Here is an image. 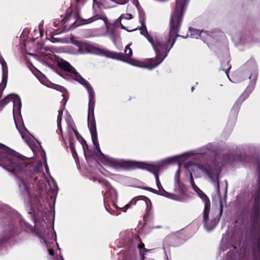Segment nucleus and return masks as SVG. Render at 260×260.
<instances>
[{
	"label": "nucleus",
	"mask_w": 260,
	"mask_h": 260,
	"mask_svg": "<svg viewBox=\"0 0 260 260\" xmlns=\"http://www.w3.org/2000/svg\"><path fill=\"white\" fill-rule=\"evenodd\" d=\"M177 1L176 0L175 11L172 15L170 20L169 38L167 43L164 42L157 37L150 36L148 34L146 26L144 24V20L142 18L140 19V21L142 24V27L140 29L141 30V34L146 37L152 45L156 53L155 60H154L153 58H149L145 60L144 61H140L130 58L133 53L132 50L129 47L130 44L125 47V56L121 53H116L106 50H101V54L109 58L122 60L134 66L146 68L149 70H152L155 68L167 56L168 52L175 43L176 39L178 36L179 12L177 10Z\"/></svg>",
	"instance_id": "nucleus-1"
},
{
	"label": "nucleus",
	"mask_w": 260,
	"mask_h": 260,
	"mask_svg": "<svg viewBox=\"0 0 260 260\" xmlns=\"http://www.w3.org/2000/svg\"><path fill=\"white\" fill-rule=\"evenodd\" d=\"M31 159L0 144V166L12 174L18 175L31 171Z\"/></svg>",
	"instance_id": "nucleus-2"
},
{
	"label": "nucleus",
	"mask_w": 260,
	"mask_h": 260,
	"mask_svg": "<svg viewBox=\"0 0 260 260\" xmlns=\"http://www.w3.org/2000/svg\"><path fill=\"white\" fill-rule=\"evenodd\" d=\"M88 126L91 134L92 143L97 151L96 155L99 160L103 165L110 167L116 168L123 166L124 162L123 160L109 157L102 152L98 139L96 124L93 115L92 116L88 114Z\"/></svg>",
	"instance_id": "nucleus-3"
},
{
	"label": "nucleus",
	"mask_w": 260,
	"mask_h": 260,
	"mask_svg": "<svg viewBox=\"0 0 260 260\" xmlns=\"http://www.w3.org/2000/svg\"><path fill=\"white\" fill-rule=\"evenodd\" d=\"M58 66L59 68L71 73L72 78L86 88L89 94L88 114L93 116L95 104L94 92L90 85L77 73L68 62L61 60L58 61Z\"/></svg>",
	"instance_id": "nucleus-4"
},
{
	"label": "nucleus",
	"mask_w": 260,
	"mask_h": 260,
	"mask_svg": "<svg viewBox=\"0 0 260 260\" xmlns=\"http://www.w3.org/2000/svg\"><path fill=\"white\" fill-rule=\"evenodd\" d=\"M74 123L72 118L69 115L67 111H63V110L59 111L57 118V127L60 131V135L62 140L64 141V138L62 133V127L65 128L67 132L69 134V136L71 139V137L75 135L77 139L81 142L84 150H85V146L87 147L86 141L82 138L79 133L74 128Z\"/></svg>",
	"instance_id": "nucleus-5"
},
{
	"label": "nucleus",
	"mask_w": 260,
	"mask_h": 260,
	"mask_svg": "<svg viewBox=\"0 0 260 260\" xmlns=\"http://www.w3.org/2000/svg\"><path fill=\"white\" fill-rule=\"evenodd\" d=\"M185 167L189 171L191 179H192L193 175L197 177H200L202 173L207 175L215 185L217 191L219 192V173L217 172V170H213L208 165L205 166L200 164H188L185 165Z\"/></svg>",
	"instance_id": "nucleus-6"
},
{
	"label": "nucleus",
	"mask_w": 260,
	"mask_h": 260,
	"mask_svg": "<svg viewBox=\"0 0 260 260\" xmlns=\"http://www.w3.org/2000/svg\"><path fill=\"white\" fill-rule=\"evenodd\" d=\"M179 156L175 155L164 158L155 163H146L144 162L134 161V165L140 169L146 170L152 173H158L161 169L167 167L170 165L177 162Z\"/></svg>",
	"instance_id": "nucleus-7"
},
{
	"label": "nucleus",
	"mask_w": 260,
	"mask_h": 260,
	"mask_svg": "<svg viewBox=\"0 0 260 260\" xmlns=\"http://www.w3.org/2000/svg\"><path fill=\"white\" fill-rule=\"evenodd\" d=\"M48 224L44 222L42 226H39L38 223H36L35 232L40 239L41 242L44 243L46 246L48 248L49 254L50 255L54 254L53 250L50 249V242L49 239L53 236V230L48 228Z\"/></svg>",
	"instance_id": "nucleus-8"
},
{
	"label": "nucleus",
	"mask_w": 260,
	"mask_h": 260,
	"mask_svg": "<svg viewBox=\"0 0 260 260\" xmlns=\"http://www.w3.org/2000/svg\"><path fill=\"white\" fill-rule=\"evenodd\" d=\"M105 186L106 192L104 194V203L105 208L109 213L112 214H115V213L112 212L111 205L115 209L118 208V207L115 205V202L117 198V193L115 190L108 183H107Z\"/></svg>",
	"instance_id": "nucleus-9"
},
{
	"label": "nucleus",
	"mask_w": 260,
	"mask_h": 260,
	"mask_svg": "<svg viewBox=\"0 0 260 260\" xmlns=\"http://www.w3.org/2000/svg\"><path fill=\"white\" fill-rule=\"evenodd\" d=\"M202 200L204 203V209L203 212V222H204V226L206 229L208 230H211L213 229L217 223V221H215L214 223L211 225L208 221L209 218V213L210 209V202L209 199L206 195H204L202 197Z\"/></svg>",
	"instance_id": "nucleus-10"
},
{
	"label": "nucleus",
	"mask_w": 260,
	"mask_h": 260,
	"mask_svg": "<svg viewBox=\"0 0 260 260\" xmlns=\"http://www.w3.org/2000/svg\"><path fill=\"white\" fill-rule=\"evenodd\" d=\"M72 43L75 48L68 51L71 53H84L92 51V46L86 43L73 40Z\"/></svg>",
	"instance_id": "nucleus-11"
},
{
	"label": "nucleus",
	"mask_w": 260,
	"mask_h": 260,
	"mask_svg": "<svg viewBox=\"0 0 260 260\" xmlns=\"http://www.w3.org/2000/svg\"><path fill=\"white\" fill-rule=\"evenodd\" d=\"M153 174H154V175L155 176V180H156V185H157V188L158 189V190H156L155 193L164 196L165 197H167L168 198L171 199L173 200H177L178 198V196L177 195L169 193V192L166 191L163 189V187H162V186L161 185V183H160V182L159 179V175H158V173H153Z\"/></svg>",
	"instance_id": "nucleus-12"
},
{
	"label": "nucleus",
	"mask_w": 260,
	"mask_h": 260,
	"mask_svg": "<svg viewBox=\"0 0 260 260\" xmlns=\"http://www.w3.org/2000/svg\"><path fill=\"white\" fill-rule=\"evenodd\" d=\"M93 6L95 4L99 6L100 5L102 6L105 8H109L114 7L113 3H116L120 5H123L127 3L128 0H125L124 2H122L121 0H93Z\"/></svg>",
	"instance_id": "nucleus-13"
},
{
	"label": "nucleus",
	"mask_w": 260,
	"mask_h": 260,
	"mask_svg": "<svg viewBox=\"0 0 260 260\" xmlns=\"http://www.w3.org/2000/svg\"><path fill=\"white\" fill-rule=\"evenodd\" d=\"M101 19L103 20L104 21V24H105L106 27H107V31L110 34H112L113 33V31L112 30V29L111 30V28L113 26L110 23H109L108 22V19L107 18V17L105 16H102L101 17H95V18H90L88 19H85V20H83V22L82 23V24H87V23H89L96 19Z\"/></svg>",
	"instance_id": "nucleus-14"
},
{
	"label": "nucleus",
	"mask_w": 260,
	"mask_h": 260,
	"mask_svg": "<svg viewBox=\"0 0 260 260\" xmlns=\"http://www.w3.org/2000/svg\"><path fill=\"white\" fill-rule=\"evenodd\" d=\"M18 184L20 190L24 193L29 195V188L30 185L27 181L19 179Z\"/></svg>",
	"instance_id": "nucleus-15"
},
{
	"label": "nucleus",
	"mask_w": 260,
	"mask_h": 260,
	"mask_svg": "<svg viewBox=\"0 0 260 260\" xmlns=\"http://www.w3.org/2000/svg\"><path fill=\"white\" fill-rule=\"evenodd\" d=\"M132 18V15L130 14H125L122 15L117 20V21H120L121 27L122 29L127 30V31H131L133 30H135L136 29V28L133 29L132 30H129L126 28V27L123 25V23L122 22V21L123 20H129Z\"/></svg>",
	"instance_id": "nucleus-16"
},
{
	"label": "nucleus",
	"mask_w": 260,
	"mask_h": 260,
	"mask_svg": "<svg viewBox=\"0 0 260 260\" xmlns=\"http://www.w3.org/2000/svg\"><path fill=\"white\" fill-rule=\"evenodd\" d=\"M138 201H139L140 202L141 205H145L147 207V210L149 209V207L150 208H151V203L150 200L148 198L145 197H142V199L138 200Z\"/></svg>",
	"instance_id": "nucleus-17"
},
{
	"label": "nucleus",
	"mask_w": 260,
	"mask_h": 260,
	"mask_svg": "<svg viewBox=\"0 0 260 260\" xmlns=\"http://www.w3.org/2000/svg\"><path fill=\"white\" fill-rule=\"evenodd\" d=\"M191 37L193 38L198 39L199 37H202V34L204 33L203 31L200 32L198 29H189Z\"/></svg>",
	"instance_id": "nucleus-18"
},
{
	"label": "nucleus",
	"mask_w": 260,
	"mask_h": 260,
	"mask_svg": "<svg viewBox=\"0 0 260 260\" xmlns=\"http://www.w3.org/2000/svg\"><path fill=\"white\" fill-rule=\"evenodd\" d=\"M137 202L136 198L133 199L127 204L124 207L119 208V209L123 212H125L133 204H136Z\"/></svg>",
	"instance_id": "nucleus-19"
},
{
	"label": "nucleus",
	"mask_w": 260,
	"mask_h": 260,
	"mask_svg": "<svg viewBox=\"0 0 260 260\" xmlns=\"http://www.w3.org/2000/svg\"><path fill=\"white\" fill-rule=\"evenodd\" d=\"M188 198V196L185 193V191L180 189V201H186Z\"/></svg>",
	"instance_id": "nucleus-20"
},
{
	"label": "nucleus",
	"mask_w": 260,
	"mask_h": 260,
	"mask_svg": "<svg viewBox=\"0 0 260 260\" xmlns=\"http://www.w3.org/2000/svg\"><path fill=\"white\" fill-rule=\"evenodd\" d=\"M40 81L42 84L49 87L55 88V86H57L49 81H46L45 79H40Z\"/></svg>",
	"instance_id": "nucleus-21"
},
{
	"label": "nucleus",
	"mask_w": 260,
	"mask_h": 260,
	"mask_svg": "<svg viewBox=\"0 0 260 260\" xmlns=\"http://www.w3.org/2000/svg\"><path fill=\"white\" fill-rule=\"evenodd\" d=\"M40 153H41V154H42V156H43V157H44V161H45V169H46V171L47 174L48 175H49V168H48V165H47V163H46V158L45 157V154H44V152H42V151H41V152H40Z\"/></svg>",
	"instance_id": "nucleus-22"
},
{
	"label": "nucleus",
	"mask_w": 260,
	"mask_h": 260,
	"mask_svg": "<svg viewBox=\"0 0 260 260\" xmlns=\"http://www.w3.org/2000/svg\"><path fill=\"white\" fill-rule=\"evenodd\" d=\"M70 148H71V150L72 151V152L73 156L75 157V155H77V154H76V152L75 151V148H74L73 144L71 142V141H70Z\"/></svg>",
	"instance_id": "nucleus-23"
},
{
	"label": "nucleus",
	"mask_w": 260,
	"mask_h": 260,
	"mask_svg": "<svg viewBox=\"0 0 260 260\" xmlns=\"http://www.w3.org/2000/svg\"><path fill=\"white\" fill-rule=\"evenodd\" d=\"M255 202L258 205L260 203V193H258L257 197L255 199Z\"/></svg>",
	"instance_id": "nucleus-24"
},
{
	"label": "nucleus",
	"mask_w": 260,
	"mask_h": 260,
	"mask_svg": "<svg viewBox=\"0 0 260 260\" xmlns=\"http://www.w3.org/2000/svg\"><path fill=\"white\" fill-rule=\"evenodd\" d=\"M178 173H179V170L177 171L176 175L175 181L177 183H179V178H178Z\"/></svg>",
	"instance_id": "nucleus-25"
},
{
	"label": "nucleus",
	"mask_w": 260,
	"mask_h": 260,
	"mask_svg": "<svg viewBox=\"0 0 260 260\" xmlns=\"http://www.w3.org/2000/svg\"><path fill=\"white\" fill-rule=\"evenodd\" d=\"M144 244L143 243H141L138 245V248L141 250V249L144 248Z\"/></svg>",
	"instance_id": "nucleus-26"
},
{
	"label": "nucleus",
	"mask_w": 260,
	"mask_h": 260,
	"mask_svg": "<svg viewBox=\"0 0 260 260\" xmlns=\"http://www.w3.org/2000/svg\"><path fill=\"white\" fill-rule=\"evenodd\" d=\"M222 205H221V209H220V215H221V213H222Z\"/></svg>",
	"instance_id": "nucleus-27"
},
{
	"label": "nucleus",
	"mask_w": 260,
	"mask_h": 260,
	"mask_svg": "<svg viewBox=\"0 0 260 260\" xmlns=\"http://www.w3.org/2000/svg\"><path fill=\"white\" fill-rule=\"evenodd\" d=\"M57 260H63V258L62 257H59Z\"/></svg>",
	"instance_id": "nucleus-28"
},
{
	"label": "nucleus",
	"mask_w": 260,
	"mask_h": 260,
	"mask_svg": "<svg viewBox=\"0 0 260 260\" xmlns=\"http://www.w3.org/2000/svg\"><path fill=\"white\" fill-rule=\"evenodd\" d=\"M182 14V11L181 12V13H180V16H179L180 19L181 18V16Z\"/></svg>",
	"instance_id": "nucleus-29"
},
{
	"label": "nucleus",
	"mask_w": 260,
	"mask_h": 260,
	"mask_svg": "<svg viewBox=\"0 0 260 260\" xmlns=\"http://www.w3.org/2000/svg\"><path fill=\"white\" fill-rule=\"evenodd\" d=\"M69 17V15L68 14H67L66 16V18H68Z\"/></svg>",
	"instance_id": "nucleus-30"
},
{
	"label": "nucleus",
	"mask_w": 260,
	"mask_h": 260,
	"mask_svg": "<svg viewBox=\"0 0 260 260\" xmlns=\"http://www.w3.org/2000/svg\"><path fill=\"white\" fill-rule=\"evenodd\" d=\"M193 89H194V87H192V88H191V90H192V91H193Z\"/></svg>",
	"instance_id": "nucleus-31"
},
{
	"label": "nucleus",
	"mask_w": 260,
	"mask_h": 260,
	"mask_svg": "<svg viewBox=\"0 0 260 260\" xmlns=\"http://www.w3.org/2000/svg\"><path fill=\"white\" fill-rule=\"evenodd\" d=\"M31 149L32 151L34 152V153H35V151H34V150L33 149V148H31Z\"/></svg>",
	"instance_id": "nucleus-32"
},
{
	"label": "nucleus",
	"mask_w": 260,
	"mask_h": 260,
	"mask_svg": "<svg viewBox=\"0 0 260 260\" xmlns=\"http://www.w3.org/2000/svg\"><path fill=\"white\" fill-rule=\"evenodd\" d=\"M184 1H185V2H186L187 0H184Z\"/></svg>",
	"instance_id": "nucleus-33"
}]
</instances>
